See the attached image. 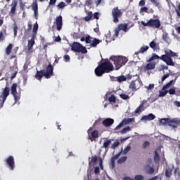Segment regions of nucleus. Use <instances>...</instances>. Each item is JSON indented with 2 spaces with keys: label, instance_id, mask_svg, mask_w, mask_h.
Wrapping results in <instances>:
<instances>
[{
  "label": "nucleus",
  "instance_id": "26",
  "mask_svg": "<svg viewBox=\"0 0 180 180\" xmlns=\"http://www.w3.org/2000/svg\"><path fill=\"white\" fill-rule=\"evenodd\" d=\"M162 39L168 44H169V43H171V39H169V37H168V34H167V33L163 34Z\"/></svg>",
  "mask_w": 180,
  "mask_h": 180
},
{
  "label": "nucleus",
  "instance_id": "54",
  "mask_svg": "<svg viewBox=\"0 0 180 180\" xmlns=\"http://www.w3.org/2000/svg\"><path fill=\"white\" fill-rule=\"evenodd\" d=\"M148 11V8H147V7H143L141 8L140 11V13H147V11Z\"/></svg>",
  "mask_w": 180,
  "mask_h": 180
},
{
  "label": "nucleus",
  "instance_id": "14",
  "mask_svg": "<svg viewBox=\"0 0 180 180\" xmlns=\"http://www.w3.org/2000/svg\"><path fill=\"white\" fill-rule=\"evenodd\" d=\"M113 123H115V120L113 119L107 118V119H104L102 121L101 124H103L104 127H109V126H112Z\"/></svg>",
  "mask_w": 180,
  "mask_h": 180
},
{
  "label": "nucleus",
  "instance_id": "42",
  "mask_svg": "<svg viewBox=\"0 0 180 180\" xmlns=\"http://www.w3.org/2000/svg\"><path fill=\"white\" fill-rule=\"evenodd\" d=\"M145 88L147 89L148 92H150V91L154 89V84H149L148 86H145Z\"/></svg>",
  "mask_w": 180,
  "mask_h": 180
},
{
  "label": "nucleus",
  "instance_id": "45",
  "mask_svg": "<svg viewBox=\"0 0 180 180\" xmlns=\"http://www.w3.org/2000/svg\"><path fill=\"white\" fill-rule=\"evenodd\" d=\"M115 159H112V158L110 159L111 164L110 165V168H111V169H113V168H115Z\"/></svg>",
  "mask_w": 180,
  "mask_h": 180
},
{
  "label": "nucleus",
  "instance_id": "4",
  "mask_svg": "<svg viewBox=\"0 0 180 180\" xmlns=\"http://www.w3.org/2000/svg\"><path fill=\"white\" fill-rule=\"evenodd\" d=\"M53 75V66L51 65H49L46 70L42 71H37L35 77L37 79H41L42 77H46V78H50Z\"/></svg>",
  "mask_w": 180,
  "mask_h": 180
},
{
  "label": "nucleus",
  "instance_id": "37",
  "mask_svg": "<svg viewBox=\"0 0 180 180\" xmlns=\"http://www.w3.org/2000/svg\"><path fill=\"white\" fill-rule=\"evenodd\" d=\"M126 160H127V157L124 156V157L120 158L117 160V162L118 164H122V162H124Z\"/></svg>",
  "mask_w": 180,
  "mask_h": 180
},
{
  "label": "nucleus",
  "instance_id": "59",
  "mask_svg": "<svg viewBox=\"0 0 180 180\" xmlns=\"http://www.w3.org/2000/svg\"><path fill=\"white\" fill-rule=\"evenodd\" d=\"M174 176L176 178H179V172H178V170L176 169L174 171Z\"/></svg>",
  "mask_w": 180,
  "mask_h": 180
},
{
  "label": "nucleus",
  "instance_id": "13",
  "mask_svg": "<svg viewBox=\"0 0 180 180\" xmlns=\"http://www.w3.org/2000/svg\"><path fill=\"white\" fill-rule=\"evenodd\" d=\"M32 9L34 11L35 19H37L39 18V6L37 1L32 3Z\"/></svg>",
  "mask_w": 180,
  "mask_h": 180
},
{
  "label": "nucleus",
  "instance_id": "53",
  "mask_svg": "<svg viewBox=\"0 0 180 180\" xmlns=\"http://www.w3.org/2000/svg\"><path fill=\"white\" fill-rule=\"evenodd\" d=\"M92 18V12H90L89 15L84 18L85 20L88 21Z\"/></svg>",
  "mask_w": 180,
  "mask_h": 180
},
{
  "label": "nucleus",
  "instance_id": "41",
  "mask_svg": "<svg viewBox=\"0 0 180 180\" xmlns=\"http://www.w3.org/2000/svg\"><path fill=\"white\" fill-rule=\"evenodd\" d=\"M109 102H112V103H115L116 102V97L113 95H111L108 98Z\"/></svg>",
  "mask_w": 180,
  "mask_h": 180
},
{
  "label": "nucleus",
  "instance_id": "6",
  "mask_svg": "<svg viewBox=\"0 0 180 180\" xmlns=\"http://www.w3.org/2000/svg\"><path fill=\"white\" fill-rule=\"evenodd\" d=\"M10 89L8 87H6L2 92L0 93V109L4 106V103L6 101V98L9 96Z\"/></svg>",
  "mask_w": 180,
  "mask_h": 180
},
{
  "label": "nucleus",
  "instance_id": "11",
  "mask_svg": "<svg viewBox=\"0 0 180 180\" xmlns=\"http://www.w3.org/2000/svg\"><path fill=\"white\" fill-rule=\"evenodd\" d=\"M134 122V118H126L122 120V122L115 128V130H119L121 127H123L124 124H129V123H133Z\"/></svg>",
  "mask_w": 180,
  "mask_h": 180
},
{
  "label": "nucleus",
  "instance_id": "57",
  "mask_svg": "<svg viewBox=\"0 0 180 180\" xmlns=\"http://www.w3.org/2000/svg\"><path fill=\"white\" fill-rule=\"evenodd\" d=\"M169 77V74H166L163 75L162 77V81H165V79H167V78H168Z\"/></svg>",
  "mask_w": 180,
  "mask_h": 180
},
{
  "label": "nucleus",
  "instance_id": "3",
  "mask_svg": "<svg viewBox=\"0 0 180 180\" xmlns=\"http://www.w3.org/2000/svg\"><path fill=\"white\" fill-rule=\"evenodd\" d=\"M110 60L114 63L116 70H119L127 63V58L123 56H112Z\"/></svg>",
  "mask_w": 180,
  "mask_h": 180
},
{
  "label": "nucleus",
  "instance_id": "10",
  "mask_svg": "<svg viewBox=\"0 0 180 180\" xmlns=\"http://www.w3.org/2000/svg\"><path fill=\"white\" fill-rule=\"evenodd\" d=\"M17 86L18 84H16V83L13 84L11 86V94L13 96H14L15 101H18L19 98H20V95L18 94V91H16Z\"/></svg>",
  "mask_w": 180,
  "mask_h": 180
},
{
  "label": "nucleus",
  "instance_id": "55",
  "mask_svg": "<svg viewBox=\"0 0 180 180\" xmlns=\"http://www.w3.org/2000/svg\"><path fill=\"white\" fill-rule=\"evenodd\" d=\"M148 146H150V142L147 141L142 144L143 148H146V147H148Z\"/></svg>",
  "mask_w": 180,
  "mask_h": 180
},
{
  "label": "nucleus",
  "instance_id": "12",
  "mask_svg": "<svg viewBox=\"0 0 180 180\" xmlns=\"http://www.w3.org/2000/svg\"><path fill=\"white\" fill-rule=\"evenodd\" d=\"M6 164L8 165L9 168L11 169V171H13L15 169V159H13V156L8 157L6 160Z\"/></svg>",
  "mask_w": 180,
  "mask_h": 180
},
{
  "label": "nucleus",
  "instance_id": "27",
  "mask_svg": "<svg viewBox=\"0 0 180 180\" xmlns=\"http://www.w3.org/2000/svg\"><path fill=\"white\" fill-rule=\"evenodd\" d=\"M147 109V107H143V105H140L135 110V113H141L143 110Z\"/></svg>",
  "mask_w": 180,
  "mask_h": 180
},
{
  "label": "nucleus",
  "instance_id": "2",
  "mask_svg": "<svg viewBox=\"0 0 180 180\" xmlns=\"http://www.w3.org/2000/svg\"><path fill=\"white\" fill-rule=\"evenodd\" d=\"M165 55H162L160 57V60H162V61H164V63H166L167 65L174 67L175 63H174V61L172 60V58L171 57H176V53L172 51L170 49H166L165 51Z\"/></svg>",
  "mask_w": 180,
  "mask_h": 180
},
{
  "label": "nucleus",
  "instance_id": "46",
  "mask_svg": "<svg viewBox=\"0 0 180 180\" xmlns=\"http://www.w3.org/2000/svg\"><path fill=\"white\" fill-rule=\"evenodd\" d=\"M119 144H120V141H115L114 142L112 146H111V148L114 149L116 148V147H117V146H119Z\"/></svg>",
  "mask_w": 180,
  "mask_h": 180
},
{
  "label": "nucleus",
  "instance_id": "18",
  "mask_svg": "<svg viewBox=\"0 0 180 180\" xmlns=\"http://www.w3.org/2000/svg\"><path fill=\"white\" fill-rule=\"evenodd\" d=\"M143 170L146 174L151 175V174H154V168L153 167L149 166L148 165H146L143 167Z\"/></svg>",
  "mask_w": 180,
  "mask_h": 180
},
{
  "label": "nucleus",
  "instance_id": "36",
  "mask_svg": "<svg viewBox=\"0 0 180 180\" xmlns=\"http://www.w3.org/2000/svg\"><path fill=\"white\" fill-rule=\"evenodd\" d=\"M148 49H150V46H142L140 50H139V53H144L145 51H147L148 50Z\"/></svg>",
  "mask_w": 180,
  "mask_h": 180
},
{
  "label": "nucleus",
  "instance_id": "52",
  "mask_svg": "<svg viewBox=\"0 0 180 180\" xmlns=\"http://www.w3.org/2000/svg\"><path fill=\"white\" fill-rule=\"evenodd\" d=\"M13 32H14V36H15V37H16V36L18 34V25H15L13 27Z\"/></svg>",
  "mask_w": 180,
  "mask_h": 180
},
{
  "label": "nucleus",
  "instance_id": "16",
  "mask_svg": "<svg viewBox=\"0 0 180 180\" xmlns=\"http://www.w3.org/2000/svg\"><path fill=\"white\" fill-rule=\"evenodd\" d=\"M56 23L58 30H60L63 27V16L59 15L56 18Z\"/></svg>",
  "mask_w": 180,
  "mask_h": 180
},
{
  "label": "nucleus",
  "instance_id": "32",
  "mask_svg": "<svg viewBox=\"0 0 180 180\" xmlns=\"http://www.w3.org/2000/svg\"><path fill=\"white\" fill-rule=\"evenodd\" d=\"M167 94H168V90H166L165 89L162 88V91L159 92V96L160 97L165 96Z\"/></svg>",
  "mask_w": 180,
  "mask_h": 180
},
{
  "label": "nucleus",
  "instance_id": "63",
  "mask_svg": "<svg viewBox=\"0 0 180 180\" xmlns=\"http://www.w3.org/2000/svg\"><path fill=\"white\" fill-rule=\"evenodd\" d=\"M94 174H99V167H96L94 168Z\"/></svg>",
  "mask_w": 180,
  "mask_h": 180
},
{
  "label": "nucleus",
  "instance_id": "61",
  "mask_svg": "<svg viewBox=\"0 0 180 180\" xmlns=\"http://www.w3.org/2000/svg\"><path fill=\"white\" fill-rule=\"evenodd\" d=\"M64 58H65V63L70 61V56H69L68 55H65V56H64Z\"/></svg>",
  "mask_w": 180,
  "mask_h": 180
},
{
  "label": "nucleus",
  "instance_id": "29",
  "mask_svg": "<svg viewBox=\"0 0 180 180\" xmlns=\"http://www.w3.org/2000/svg\"><path fill=\"white\" fill-rule=\"evenodd\" d=\"M111 143H112V140L110 139L105 140L103 144V147L104 148H108V147H109Z\"/></svg>",
  "mask_w": 180,
  "mask_h": 180
},
{
  "label": "nucleus",
  "instance_id": "34",
  "mask_svg": "<svg viewBox=\"0 0 180 180\" xmlns=\"http://www.w3.org/2000/svg\"><path fill=\"white\" fill-rule=\"evenodd\" d=\"M99 43H101V41L94 38V40L91 41V45L92 46V47H96V46H98Z\"/></svg>",
  "mask_w": 180,
  "mask_h": 180
},
{
  "label": "nucleus",
  "instance_id": "38",
  "mask_svg": "<svg viewBox=\"0 0 180 180\" xmlns=\"http://www.w3.org/2000/svg\"><path fill=\"white\" fill-rule=\"evenodd\" d=\"M130 150H131V146H127L122 150V153H123V154H127V153H129Z\"/></svg>",
  "mask_w": 180,
  "mask_h": 180
},
{
  "label": "nucleus",
  "instance_id": "17",
  "mask_svg": "<svg viewBox=\"0 0 180 180\" xmlns=\"http://www.w3.org/2000/svg\"><path fill=\"white\" fill-rule=\"evenodd\" d=\"M11 6V9L10 11V15H11V16H13V15H15V11H16V7L18 6V1L16 0H13L12 1Z\"/></svg>",
  "mask_w": 180,
  "mask_h": 180
},
{
  "label": "nucleus",
  "instance_id": "50",
  "mask_svg": "<svg viewBox=\"0 0 180 180\" xmlns=\"http://www.w3.org/2000/svg\"><path fill=\"white\" fill-rule=\"evenodd\" d=\"M120 96L122 99H129V96L127 94H122Z\"/></svg>",
  "mask_w": 180,
  "mask_h": 180
},
{
  "label": "nucleus",
  "instance_id": "62",
  "mask_svg": "<svg viewBox=\"0 0 180 180\" xmlns=\"http://www.w3.org/2000/svg\"><path fill=\"white\" fill-rule=\"evenodd\" d=\"M123 180H134V179L130 177V176H124L123 178Z\"/></svg>",
  "mask_w": 180,
  "mask_h": 180
},
{
  "label": "nucleus",
  "instance_id": "33",
  "mask_svg": "<svg viewBox=\"0 0 180 180\" xmlns=\"http://www.w3.org/2000/svg\"><path fill=\"white\" fill-rule=\"evenodd\" d=\"M172 85H174V80H171L170 82H169L168 84H167L166 85H165L163 86V89H169V88H171V86H172Z\"/></svg>",
  "mask_w": 180,
  "mask_h": 180
},
{
  "label": "nucleus",
  "instance_id": "21",
  "mask_svg": "<svg viewBox=\"0 0 180 180\" xmlns=\"http://www.w3.org/2000/svg\"><path fill=\"white\" fill-rule=\"evenodd\" d=\"M34 34H32V37L31 38L30 40H28V44H27V47H28V51H31L33 46H34Z\"/></svg>",
  "mask_w": 180,
  "mask_h": 180
},
{
  "label": "nucleus",
  "instance_id": "9",
  "mask_svg": "<svg viewBox=\"0 0 180 180\" xmlns=\"http://www.w3.org/2000/svg\"><path fill=\"white\" fill-rule=\"evenodd\" d=\"M112 17H113V22L116 23V22H119L118 18H120L122 16V12H120V10H119L118 8H115L112 11Z\"/></svg>",
  "mask_w": 180,
  "mask_h": 180
},
{
  "label": "nucleus",
  "instance_id": "7",
  "mask_svg": "<svg viewBox=\"0 0 180 180\" xmlns=\"http://www.w3.org/2000/svg\"><path fill=\"white\" fill-rule=\"evenodd\" d=\"M72 51H77V53H87L86 48L82 46V45L78 42L74 43L72 45Z\"/></svg>",
  "mask_w": 180,
  "mask_h": 180
},
{
  "label": "nucleus",
  "instance_id": "19",
  "mask_svg": "<svg viewBox=\"0 0 180 180\" xmlns=\"http://www.w3.org/2000/svg\"><path fill=\"white\" fill-rule=\"evenodd\" d=\"M155 62H150L144 68V71H150V70H154V68H155Z\"/></svg>",
  "mask_w": 180,
  "mask_h": 180
},
{
  "label": "nucleus",
  "instance_id": "56",
  "mask_svg": "<svg viewBox=\"0 0 180 180\" xmlns=\"http://www.w3.org/2000/svg\"><path fill=\"white\" fill-rule=\"evenodd\" d=\"M173 103H174V106H176L177 108H180V102L179 101H174Z\"/></svg>",
  "mask_w": 180,
  "mask_h": 180
},
{
  "label": "nucleus",
  "instance_id": "60",
  "mask_svg": "<svg viewBox=\"0 0 180 180\" xmlns=\"http://www.w3.org/2000/svg\"><path fill=\"white\" fill-rule=\"evenodd\" d=\"M120 30L119 29V28H116L115 30V36H116V37H117V36H118V34H119V31H120Z\"/></svg>",
  "mask_w": 180,
  "mask_h": 180
},
{
  "label": "nucleus",
  "instance_id": "20",
  "mask_svg": "<svg viewBox=\"0 0 180 180\" xmlns=\"http://www.w3.org/2000/svg\"><path fill=\"white\" fill-rule=\"evenodd\" d=\"M87 133L88 134H91L93 139H98V136H99V131L98 130H94L92 131V128H90Z\"/></svg>",
  "mask_w": 180,
  "mask_h": 180
},
{
  "label": "nucleus",
  "instance_id": "31",
  "mask_svg": "<svg viewBox=\"0 0 180 180\" xmlns=\"http://www.w3.org/2000/svg\"><path fill=\"white\" fill-rule=\"evenodd\" d=\"M67 6V4L64 3V1L60 2L57 6L56 8L60 10V9H64V7Z\"/></svg>",
  "mask_w": 180,
  "mask_h": 180
},
{
  "label": "nucleus",
  "instance_id": "51",
  "mask_svg": "<svg viewBox=\"0 0 180 180\" xmlns=\"http://www.w3.org/2000/svg\"><path fill=\"white\" fill-rule=\"evenodd\" d=\"M152 4H154L155 6L160 5V1L158 0H150Z\"/></svg>",
  "mask_w": 180,
  "mask_h": 180
},
{
  "label": "nucleus",
  "instance_id": "47",
  "mask_svg": "<svg viewBox=\"0 0 180 180\" xmlns=\"http://www.w3.org/2000/svg\"><path fill=\"white\" fill-rule=\"evenodd\" d=\"M150 47H151V49H153V50H155V49L157 47V44H155V42H154V41H151L150 43Z\"/></svg>",
  "mask_w": 180,
  "mask_h": 180
},
{
  "label": "nucleus",
  "instance_id": "8",
  "mask_svg": "<svg viewBox=\"0 0 180 180\" xmlns=\"http://www.w3.org/2000/svg\"><path fill=\"white\" fill-rule=\"evenodd\" d=\"M142 82L141 79L137 77V79H135L134 81H132L130 83L129 88L130 89H132V91H137V89H140L141 87Z\"/></svg>",
  "mask_w": 180,
  "mask_h": 180
},
{
  "label": "nucleus",
  "instance_id": "23",
  "mask_svg": "<svg viewBox=\"0 0 180 180\" xmlns=\"http://www.w3.org/2000/svg\"><path fill=\"white\" fill-rule=\"evenodd\" d=\"M161 60V57L158 56L157 54L153 53L152 57L147 60L148 63H151V61H154V60Z\"/></svg>",
  "mask_w": 180,
  "mask_h": 180
},
{
  "label": "nucleus",
  "instance_id": "43",
  "mask_svg": "<svg viewBox=\"0 0 180 180\" xmlns=\"http://www.w3.org/2000/svg\"><path fill=\"white\" fill-rule=\"evenodd\" d=\"M134 180H143L144 179V176L141 174H138V175H136L134 179Z\"/></svg>",
  "mask_w": 180,
  "mask_h": 180
},
{
  "label": "nucleus",
  "instance_id": "28",
  "mask_svg": "<svg viewBox=\"0 0 180 180\" xmlns=\"http://www.w3.org/2000/svg\"><path fill=\"white\" fill-rule=\"evenodd\" d=\"M13 47V45H12V44H10L6 49V54H7V56H9L12 51V49Z\"/></svg>",
  "mask_w": 180,
  "mask_h": 180
},
{
  "label": "nucleus",
  "instance_id": "39",
  "mask_svg": "<svg viewBox=\"0 0 180 180\" xmlns=\"http://www.w3.org/2000/svg\"><path fill=\"white\" fill-rule=\"evenodd\" d=\"M94 38L91 37H86V43L91 44L92 41H94Z\"/></svg>",
  "mask_w": 180,
  "mask_h": 180
},
{
  "label": "nucleus",
  "instance_id": "44",
  "mask_svg": "<svg viewBox=\"0 0 180 180\" xmlns=\"http://www.w3.org/2000/svg\"><path fill=\"white\" fill-rule=\"evenodd\" d=\"M175 92H176V89H175L174 86L170 88L169 90V94L170 95H175Z\"/></svg>",
  "mask_w": 180,
  "mask_h": 180
},
{
  "label": "nucleus",
  "instance_id": "22",
  "mask_svg": "<svg viewBox=\"0 0 180 180\" xmlns=\"http://www.w3.org/2000/svg\"><path fill=\"white\" fill-rule=\"evenodd\" d=\"M174 169V166H170L168 169H166L165 175L167 178H169L171 175H172V169Z\"/></svg>",
  "mask_w": 180,
  "mask_h": 180
},
{
  "label": "nucleus",
  "instance_id": "15",
  "mask_svg": "<svg viewBox=\"0 0 180 180\" xmlns=\"http://www.w3.org/2000/svg\"><path fill=\"white\" fill-rule=\"evenodd\" d=\"M180 124V121L176 119H169V127L175 129L178 127V125Z\"/></svg>",
  "mask_w": 180,
  "mask_h": 180
},
{
  "label": "nucleus",
  "instance_id": "48",
  "mask_svg": "<svg viewBox=\"0 0 180 180\" xmlns=\"http://www.w3.org/2000/svg\"><path fill=\"white\" fill-rule=\"evenodd\" d=\"M154 119H155V115H154L153 114H149L148 115V120H154Z\"/></svg>",
  "mask_w": 180,
  "mask_h": 180
},
{
  "label": "nucleus",
  "instance_id": "5",
  "mask_svg": "<svg viewBox=\"0 0 180 180\" xmlns=\"http://www.w3.org/2000/svg\"><path fill=\"white\" fill-rule=\"evenodd\" d=\"M141 25L143 26H150V27H156L158 29L161 26V22L159 20H153L150 19L146 22L141 21Z\"/></svg>",
  "mask_w": 180,
  "mask_h": 180
},
{
  "label": "nucleus",
  "instance_id": "58",
  "mask_svg": "<svg viewBox=\"0 0 180 180\" xmlns=\"http://www.w3.org/2000/svg\"><path fill=\"white\" fill-rule=\"evenodd\" d=\"M139 6H144V5H146V1L144 0H141L139 4Z\"/></svg>",
  "mask_w": 180,
  "mask_h": 180
},
{
  "label": "nucleus",
  "instance_id": "49",
  "mask_svg": "<svg viewBox=\"0 0 180 180\" xmlns=\"http://www.w3.org/2000/svg\"><path fill=\"white\" fill-rule=\"evenodd\" d=\"M117 81H118V82H122L123 81H126V77L121 76V77H118Z\"/></svg>",
  "mask_w": 180,
  "mask_h": 180
},
{
  "label": "nucleus",
  "instance_id": "64",
  "mask_svg": "<svg viewBox=\"0 0 180 180\" xmlns=\"http://www.w3.org/2000/svg\"><path fill=\"white\" fill-rule=\"evenodd\" d=\"M175 29L176 30V33H178V34H180V26L176 27Z\"/></svg>",
  "mask_w": 180,
  "mask_h": 180
},
{
  "label": "nucleus",
  "instance_id": "35",
  "mask_svg": "<svg viewBox=\"0 0 180 180\" xmlns=\"http://www.w3.org/2000/svg\"><path fill=\"white\" fill-rule=\"evenodd\" d=\"M154 161L156 164L160 162V155H158V153L157 151H155V153Z\"/></svg>",
  "mask_w": 180,
  "mask_h": 180
},
{
  "label": "nucleus",
  "instance_id": "24",
  "mask_svg": "<svg viewBox=\"0 0 180 180\" xmlns=\"http://www.w3.org/2000/svg\"><path fill=\"white\" fill-rule=\"evenodd\" d=\"M160 123L162 126H169V118H162L160 120Z\"/></svg>",
  "mask_w": 180,
  "mask_h": 180
},
{
  "label": "nucleus",
  "instance_id": "25",
  "mask_svg": "<svg viewBox=\"0 0 180 180\" xmlns=\"http://www.w3.org/2000/svg\"><path fill=\"white\" fill-rule=\"evenodd\" d=\"M118 29L120 30H123L124 32H128L129 28L127 27V24H121L119 25Z\"/></svg>",
  "mask_w": 180,
  "mask_h": 180
},
{
  "label": "nucleus",
  "instance_id": "30",
  "mask_svg": "<svg viewBox=\"0 0 180 180\" xmlns=\"http://www.w3.org/2000/svg\"><path fill=\"white\" fill-rule=\"evenodd\" d=\"M37 30H39V24H37V22H36L32 30V33L34 34V37H36V33H37Z\"/></svg>",
  "mask_w": 180,
  "mask_h": 180
},
{
  "label": "nucleus",
  "instance_id": "40",
  "mask_svg": "<svg viewBox=\"0 0 180 180\" xmlns=\"http://www.w3.org/2000/svg\"><path fill=\"white\" fill-rule=\"evenodd\" d=\"M130 130H131V129L130 128V127H127L125 128H124L122 131V134H126V133H127L128 131H130Z\"/></svg>",
  "mask_w": 180,
  "mask_h": 180
},
{
  "label": "nucleus",
  "instance_id": "1",
  "mask_svg": "<svg viewBox=\"0 0 180 180\" xmlns=\"http://www.w3.org/2000/svg\"><path fill=\"white\" fill-rule=\"evenodd\" d=\"M113 70V65L110 62L104 61L101 64L100 66L96 68L95 73L97 77H101L105 72H109L110 71Z\"/></svg>",
  "mask_w": 180,
  "mask_h": 180
}]
</instances>
